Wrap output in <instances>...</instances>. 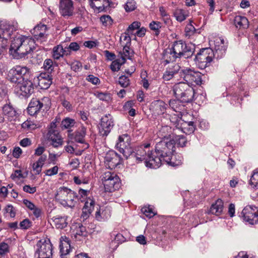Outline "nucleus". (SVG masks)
Returning a JSON list of instances; mask_svg holds the SVG:
<instances>
[{"label":"nucleus","mask_w":258,"mask_h":258,"mask_svg":"<svg viewBox=\"0 0 258 258\" xmlns=\"http://www.w3.org/2000/svg\"><path fill=\"white\" fill-rule=\"evenodd\" d=\"M195 46L191 44H186L182 40L174 41L170 48L167 49L164 57L166 63L173 62L177 58L183 57L188 58L194 54Z\"/></svg>","instance_id":"obj_1"},{"label":"nucleus","mask_w":258,"mask_h":258,"mask_svg":"<svg viewBox=\"0 0 258 258\" xmlns=\"http://www.w3.org/2000/svg\"><path fill=\"white\" fill-rule=\"evenodd\" d=\"M34 39L20 35L14 38L10 48V53L15 58L19 59L25 57L34 48Z\"/></svg>","instance_id":"obj_2"},{"label":"nucleus","mask_w":258,"mask_h":258,"mask_svg":"<svg viewBox=\"0 0 258 258\" xmlns=\"http://www.w3.org/2000/svg\"><path fill=\"white\" fill-rule=\"evenodd\" d=\"M174 141L163 140L158 142L155 147V153L154 157H159L161 163L165 162L172 166H176L180 164V161H174L175 156L173 152L175 151Z\"/></svg>","instance_id":"obj_3"},{"label":"nucleus","mask_w":258,"mask_h":258,"mask_svg":"<svg viewBox=\"0 0 258 258\" xmlns=\"http://www.w3.org/2000/svg\"><path fill=\"white\" fill-rule=\"evenodd\" d=\"M150 146V144L141 146L136 148L135 151L132 149V154L129 157L136 159L137 163L144 161L147 167L157 168L161 165V160L159 157L152 156V152L149 149Z\"/></svg>","instance_id":"obj_4"},{"label":"nucleus","mask_w":258,"mask_h":258,"mask_svg":"<svg viewBox=\"0 0 258 258\" xmlns=\"http://www.w3.org/2000/svg\"><path fill=\"white\" fill-rule=\"evenodd\" d=\"M55 198L64 207L73 208L76 205L79 198L75 191L66 187H60L55 195Z\"/></svg>","instance_id":"obj_5"},{"label":"nucleus","mask_w":258,"mask_h":258,"mask_svg":"<svg viewBox=\"0 0 258 258\" xmlns=\"http://www.w3.org/2000/svg\"><path fill=\"white\" fill-rule=\"evenodd\" d=\"M173 91L176 98L182 102L189 103L193 100L194 90L186 83L179 82L175 84Z\"/></svg>","instance_id":"obj_6"},{"label":"nucleus","mask_w":258,"mask_h":258,"mask_svg":"<svg viewBox=\"0 0 258 258\" xmlns=\"http://www.w3.org/2000/svg\"><path fill=\"white\" fill-rule=\"evenodd\" d=\"M29 73V69L27 67L16 66L9 71L8 80L11 83L17 84L27 79Z\"/></svg>","instance_id":"obj_7"},{"label":"nucleus","mask_w":258,"mask_h":258,"mask_svg":"<svg viewBox=\"0 0 258 258\" xmlns=\"http://www.w3.org/2000/svg\"><path fill=\"white\" fill-rule=\"evenodd\" d=\"M101 179L106 191L112 192L120 187V179L114 172H104L101 175Z\"/></svg>","instance_id":"obj_8"},{"label":"nucleus","mask_w":258,"mask_h":258,"mask_svg":"<svg viewBox=\"0 0 258 258\" xmlns=\"http://www.w3.org/2000/svg\"><path fill=\"white\" fill-rule=\"evenodd\" d=\"M52 245L49 240H40L36 244L35 256L38 258H52Z\"/></svg>","instance_id":"obj_9"},{"label":"nucleus","mask_w":258,"mask_h":258,"mask_svg":"<svg viewBox=\"0 0 258 258\" xmlns=\"http://www.w3.org/2000/svg\"><path fill=\"white\" fill-rule=\"evenodd\" d=\"M131 137L127 134H122L118 137L115 147L123 156L127 159L132 154Z\"/></svg>","instance_id":"obj_10"},{"label":"nucleus","mask_w":258,"mask_h":258,"mask_svg":"<svg viewBox=\"0 0 258 258\" xmlns=\"http://www.w3.org/2000/svg\"><path fill=\"white\" fill-rule=\"evenodd\" d=\"M214 52L212 49L209 48H203L197 53L195 60L198 64L200 68L205 69L209 66L212 61Z\"/></svg>","instance_id":"obj_11"},{"label":"nucleus","mask_w":258,"mask_h":258,"mask_svg":"<svg viewBox=\"0 0 258 258\" xmlns=\"http://www.w3.org/2000/svg\"><path fill=\"white\" fill-rule=\"evenodd\" d=\"M179 73L180 77L186 82V84L189 85H200L202 84V74L199 72L186 68L181 70Z\"/></svg>","instance_id":"obj_12"},{"label":"nucleus","mask_w":258,"mask_h":258,"mask_svg":"<svg viewBox=\"0 0 258 258\" xmlns=\"http://www.w3.org/2000/svg\"><path fill=\"white\" fill-rule=\"evenodd\" d=\"M240 216L243 221L250 224L253 225L258 223V210L255 207H245L242 211Z\"/></svg>","instance_id":"obj_13"},{"label":"nucleus","mask_w":258,"mask_h":258,"mask_svg":"<svg viewBox=\"0 0 258 258\" xmlns=\"http://www.w3.org/2000/svg\"><path fill=\"white\" fill-rule=\"evenodd\" d=\"M113 119L109 114L103 116L101 119L99 127V133L102 136H107L114 126Z\"/></svg>","instance_id":"obj_14"},{"label":"nucleus","mask_w":258,"mask_h":258,"mask_svg":"<svg viewBox=\"0 0 258 258\" xmlns=\"http://www.w3.org/2000/svg\"><path fill=\"white\" fill-rule=\"evenodd\" d=\"M59 13L62 17L68 18L74 14V7L72 0H60L59 4Z\"/></svg>","instance_id":"obj_15"},{"label":"nucleus","mask_w":258,"mask_h":258,"mask_svg":"<svg viewBox=\"0 0 258 258\" xmlns=\"http://www.w3.org/2000/svg\"><path fill=\"white\" fill-rule=\"evenodd\" d=\"M47 97H44L41 100L33 98L29 104L28 111L31 115H34L39 112L44 106H47L46 102H49Z\"/></svg>","instance_id":"obj_16"},{"label":"nucleus","mask_w":258,"mask_h":258,"mask_svg":"<svg viewBox=\"0 0 258 258\" xmlns=\"http://www.w3.org/2000/svg\"><path fill=\"white\" fill-rule=\"evenodd\" d=\"M121 161V158L120 156L114 151L107 153L105 157V166L109 169L114 168Z\"/></svg>","instance_id":"obj_17"},{"label":"nucleus","mask_w":258,"mask_h":258,"mask_svg":"<svg viewBox=\"0 0 258 258\" xmlns=\"http://www.w3.org/2000/svg\"><path fill=\"white\" fill-rule=\"evenodd\" d=\"M16 87L17 89H19L20 95L25 97L30 95L34 91L33 83L28 78L23 81L22 83L17 84Z\"/></svg>","instance_id":"obj_18"},{"label":"nucleus","mask_w":258,"mask_h":258,"mask_svg":"<svg viewBox=\"0 0 258 258\" xmlns=\"http://www.w3.org/2000/svg\"><path fill=\"white\" fill-rule=\"evenodd\" d=\"M16 26L14 24L5 21L0 22V35L4 36L7 40L16 30Z\"/></svg>","instance_id":"obj_19"},{"label":"nucleus","mask_w":258,"mask_h":258,"mask_svg":"<svg viewBox=\"0 0 258 258\" xmlns=\"http://www.w3.org/2000/svg\"><path fill=\"white\" fill-rule=\"evenodd\" d=\"M52 78L51 74L41 73L37 78L38 86L42 89H48L52 84Z\"/></svg>","instance_id":"obj_20"},{"label":"nucleus","mask_w":258,"mask_h":258,"mask_svg":"<svg viewBox=\"0 0 258 258\" xmlns=\"http://www.w3.org/2000/svg\"><path fill=\"white\" fill-rule=\"evenodd\" d=\"M110 216L111 211L109 207H96L95 217L97 220L104 221L109 219Z\"/></svg>","instance_id":"obj_21"},{"label":"nucleus","mask_w":258,"mask_h":258,"mask_svg":"<svg viewBox=\"0 0 258 258\" xmlns=\"http://www.w3.org/2000/svg\"><path fill=\"white\" fill-rule=\"evenodd\" d=\"M95 209V202L91 199H88L85 202L82 209L81 218L83 220L87 219Z\"/></svg>","instance_id":"obj_22"},{"label":"nucleus","mask_w":258,"mask_h":258,"mask_svg":"<svg viewBox=\"0 0 258 258\" xmlns=\"http://www.w3.org/2000/svg\"><path fill=\"white\" fill-rule=\"evenodd\" d=\"M167 105L162 100H155L152 102L150 105V110L156 115L163 114L166 109Z\"/></svg>","instance_id":"obj_23"},{"label":"nucleus","mask_w":258,"mask_h":258,"mask_svg":"<svg viewBox=\"0 0 258 258\" xmlns=\"http://www.w3.org/2000/svg\"><path fill=\"white\" fill-rule=\"evenodd\" d=\"M70 247L69 239L66 236H61L59 239V248L60 256L62 257L70 252Z\"/></svg>","instance_id":"obj_24"},{"label":"nucleus","mask_w":258,"mask_h":258,"mask_svg":"<svg viewBox=\"0 0 258 258\" xmlns=\"http://www.w3.org/2000/svg\"><path fill=\"white\" fill-rule=\"evenodd\" d=\"M86 134V128L84 126H81L73 134L69 135V137L72 138L71 136H74L73 138L76 142L83 144L85 142L84 138Z\"/></svg>","instance_id":"obj_25"},{"label":"nucleus","mask_w":258,"mask_h":258,"mask_svg":"<svg viewBox=\"0 0 258 258\" xmlns=\"http://www.w3.org/2000/svg\"><path fill=\"white\" fill-rule=\"evenodd\" d=\"M3 111L4 115L9 121L15 120L17 117V113L11 105H5L3 107Z\"/></svg>","instance_id":"obj_26"},{"label":"nucleus","mask_w":258,"mask_h":258,"mask_svg":"<svg viewBox=\"0 0 258 258\" xmlns=\"http://www.w3.org/2000/svg\"><path fill=\"white\" fill-rule=\"evenodd\" d=\"M223 210V202L222 200L218 199L211 205L209 213L219 216L222 213Z\"/></svg>","instance_id":"obj_27"},{"label":"nucleus","mask_w":258,"mask_h":258,"mask_svg":"<svg viewBox=\"0 0 258 258\" xmlns=\"http://www.w3.org/2000/svg\"><path fill=\"white\" fill-rule=\"evenodd\" d=\"M173 136L172 129L168 126H162L158 133V136L166 141L171 140Z\"/></svg>","instance_id":"obj_28"},{"label":"nucleus","mask_w":258,"mask_h":258,"mask_svg":"<svg viewBox=\"0 0 258 258\" xmlns=\"http://www.w3.org/2000/svg\"><path fill=\"white\" fill-rule=\"evenodd\" d=\"M215 50L216 53H220L221 55L225 52L227 48L226 43L225 41L221 38H217L214 41Z\"/></svg>","instance_id":"obj_29"},{"label":"nucleus","mask_w":258,"mask_h":258,"mask_svg":"<svg viewBox=\"0 0 258 258\" xmlns=\"http://www.w3.org/2000/svg\"><path fill=\"white\" fill-rule=\"evenodd\" d=\"M234 23L237 28H247L249 25V22L245 17L236 16L234 19Z\"/></svg>","instance_id":"obj_30"},{"label":"nucleus","mask_w":258,"mask_h":258,"mask_svg":"<svg viewBox=\"0 0 258 258\" xmlns=\"http://www.w3.org/2000/svg\"><path fill=\"white\" fill-rule=\"evenodd\" d=\"M109 5L108 0H92L90 3L91 6L97 9L99 12L103 11L105 7Z\"/></svg>","instance_id":"obj_31"},{"label":"nucleus","mask_w":258,"mask_h":258,"mask_svg":"<svg viewBox=\"0 0 258 258\" xmlns=\"http://www.w3.org/2000/svg\"><path fill=\"white\" fill-rule=\"evenodd\" d=\"M179 99L170 100L169 101L170 107L176 112H180L184 109V106L180 104Z\"/></svg>","instance_id":"obj_32"},{"label":"nucleus","mask_w":258,"mask_h":258,"mask_svg":"<svg viewBox=\"0 0 258 258\" xmlns=\"http://www.w3.org/2000/svg\"><path fill=\"white\" fill-rule=\"evenodd\" d=\"M179 66H177L176 68L174 70L169 69L168 70H166L163 74V79L165 81H169L172 79L174 75L178 73V71H179Z\"/></svg>","instance_id":"obj_33"},{"label":"nucleus","mask_w":258,"mask_h":258,"mask_svg":"<svg viewBox=\"0 0 258 258\" xmlns=\"http://www.w3.org/2000/svg\"><path fill=\"white\" fill-rule=\"evenodd\" d=\"M174 16L177 21L181 22L186 19L188 15L187 12L184 10L176 9L174 13Z\"/></svg>","instance_id":"obj_34"},{"label":"nucleus","mask_w":258,"mask_h":258,"mask_svg":"<svg viewBox=\"0 0 258 258\" xmlns=\"http://www.w3.org/2000/svg\"><path fill=\"white\" fill-rule=\"evenodd\" d=\"M53 222L56 228L58 229H63L65 228L68 224L67 218L65 217L55 218L53 220Z\"/></svg>","instance_id":"obj_35"},{"label":"nucleus","mask_w":258,"mask_h":258,"mask_svg":"<svg viewBox=\"0 0 258 258\" xmlns=\"http://www.w3.org/2000/svg\"><path fill=\"white\" fill-rule=\"evenodd\" d=\"M170 141H174V146L177 144L180 147H184L187 143V141L183 136H173Z\"/></svg>","instance_id":"obj_36"},{"label":"nucleus","mask_w":258,"mask_h":258,"mask_svg":"<svg viewBox=\"0 0 258 258\" xmlns=\"http://www.w3.org/2000/svg\"><path fill=\"white\" fill-rule=\"evenodd\" d=\"M53 58L55 59H58L65 54L66 50L62 46L58 45L53 48Z\"/></svg>","instance_id":"obj_37"},{"label":"nucleus","mask_w":258,"mask_h":258,"mask_svg":"<svg viewBox=\"0 0 258 258\" xmlns=\"http://www.w3.org/2000/svg\"><path fill=\"white\" fill-rule=\"evenodd\" d=\"M125 62V59H122V60L120 58L115 59L112 62L110 68L113 72H117L119 70L121 66Z\"/></svg>","instance_id":"obj_38"},{"label":"nucleus","mask_w":258,"mask_h":258,"mask_svg":"<svg viewBox=\"0 0 258 258\" xmlns=\"http://www.w3.org/2000/svg\"><path fill=\"white\" fill-rule=\"evenodd\" d=\"M119 54L120 57V58L122 60V59L126 60V58L131 59L133 55L132 52L130 51V47L127 44H126V45L124 46L122 52H119Z\"/></svg>","instance_id":"obj_39"},{"label":"nucleus","mask_w":258,"mask_h":258,"mask_svg":"<svg viewBox=\"0 0 258 258\" xmlns=\"http://www.w3.org/2000/svg\"><path fill=\"white\" fill-rule=\"evenodd\" d=\"M76 121L74 119L67 117L63 119L61 123V127L62 129L70 128L74 126Z\"/></svg>","instance_id":"obj_40"},{"label":"nucleus","mask_w":258,"mask_h":258,"mask_svg":"<svg viewBox=\"0 0 258 258\" xmlns=\"http://www.w3.org/2000/svg\"><path fill=\"white\" fill-rule=\"evenodd\" d=\"M43 68L47 72L46 73L50 74L54 69L52 60L51 59H46L45 60L43 63Z\"/></svg>","instance_id":"obj_41"},{"label":"nucleus","mask_w":258,"mask_h":258,"mask_svg":"<svg viewBox=\"0 0 258 258\" xmlns=\"http://www.w3.org/2000/svg\"><path fill=\"white\" fill-rule=\"evenodd\" d=\"M126 12H131L137 8L136 3L134 0L128 1L124 6Z\"/></svg>","instance_id":"obj_42"},{"label":"nucleus","mask_w":258,"mask_h":258,"mask_svg":"<svg viewBox=\"0 0 258 258\" xmlns=\"http://www.w3.org/2000/svg\"><path fill=\"white\" fill-rule=\"evenodd\" d=\"M47 35L46 30H41L40 33H34V38L37 41L43 42L46 41Z\"/></svg>","instance_id":"obj_43"},{"label":"nucleus","mask_w":258,"mask_h":258,"mask_svg":"<svg viewBox=\"0 0 258 258\" xmlns=\"http://www.w3.org/2000/svg\"><path fill=\"white\" fill-rule=\"evenodd\" d=\"M100 21L103 25L106 27L110 26L112 24V19L109 15H104L100 17Z\"/></svg>","instance_id":"obj_44"},{"label":"nucleus","mask_w":258,"mask_h":258,"mask_svg":"<svg viewBox=\"0 0 258 258\" xmlns=\"http://www.w3.org/2000/svg\"><path fill=\"white\" fill-rule=\"evenodd\" d=\"M61 104L68 111H71L73 110V106L71 103L66 99L63 96L60 97Z\"/></svg>","instance_id":"obj_45"},{"label":"nucleus","mask_w":258,"mask_h":258,"mask_svg":"<svg viewBox=\"0 0 258 258\" xmlns=\"http://www.w3.org/2000/svg\"><path fill=\"white\" fill-rule=\"evenodd\" d=\"M161 27V23L159 22L152 21L150 24V29L155 31V35L157 36L160 33L159 29Z\"/></svg>","instance_id":"obj_46"},{"label":"nucleus","mask_w":258,"mask_h":258,"mask_svg":"<svg viewBox=\"0 0 258 258\" xmlns=\"http://www.w3.org/2000/svg\"><path fill=\"white\" fill-rule=\"evenodd\" d=\"M140 23L135 21L130 25L127 29L126 30L127 33L128 35L133 34L134 31L138 29L140 27Z\"/></svg>","instance_id":"obj_47"},{"label":"nucleus","mask_w":258,"mask_h":258,"mask_svg":"<svg viewBox=\"0 0 258 258\" xmlns=\"http://www.w3.org/2000/svg\"><path fill=\"white\" fill-rule=\"evenodd\" d=\"M48 140L51 142V145L54 148H57L59 146H61L63 144V141L61 137L58 138V139L56 138H53L52 139H48Z\"/></svg>","instance_id":"obj_48"},{"label":"nucleus","mask_w":258,"mask_h":258,"mask_svg":"<svg viewBox=\"0 0 258 258\" xmlns=\"http://www.w3.org/2000/svg\"><path fill=\"white\" fill-rule=\"evenodd\" d=\"M118 83L123 88L127 87L130 85V80L128 77L123 75L119 78Z\"/></svg>","instance_id":"obj_49"},{"label":"nucleus","mask_w":258,"mask_h":258,"mask_svg":"<svg viewBox=\"0 0 258 258\" xmlns=\"http://www.w3.org/2000/svg\"><path fill=\"white\" fill-rule=\"evenodd\" d=\"M250 184L253 187L258 188V171L254 172L250 179Z\"/></svg>","instance_id":"obj_50"},{"label":"nucleus","mask_w":258,"mask_h":258,"mask_svg":"<svg viewBox=\"0 0 258 258\" xmlns=\"http://www.w3.org/2000/svg\"><path fill=\"white\" fill-rule=\"evenodd\" d=\"M96 95L98 98L102 101L108 102L111 99L110 95L107 93L97 92Z\"/></svg>","instance_id":"obj_51"},{"label":"nucleus","mask_w":258,"mask_h":258,"mask_svg":"<svg viewBox=\"0 0 258 258\" xmlns=\"http://www.w3.org/2000/svg\"><path fill=\"white\" fill-rule=\"evenodd\" d=\"M187 125L188 126L186 127L184 126L183 128V132L185 133L186 134H190L192 133L195 129V126L194 125V122L189 121L187 123H185V125Z\"/></svg>","instance_id":"obj_52"},{"label":"nucleus","mask_w":258,"mask_h":258,"mask_svg":"<svg viewBox=\"0 0 258 258\" xmlns=\"http://www.w3.org/2000/svg\"><path fill=\"white\" fill-rule=\"evenodd\" d=\"M9 252V246L4 242L0 243V255L3 256Z\"/></svg>","instance_id":"obj_53"},{"label":"nucleus","mask_w":258,"mask_h":258,"mask_svg":"<svg viewBox=\"0 0 258 258\" xmlns=\"http://www.w3.org/2000/svg\"><path fill=\"white\" fill-rule=\"evenodd\" d=\"M60 135L58 132V131L56 129H49L48 132L47 134V139H52L56 138L58 139V138L60 137Z\"/></svg>","instance_id":"obj_54"},{"label":"nucleus","mask_w":258,"mask_h":258,"mask_svg":"<svg viewBox=\"0 0 258 258\" xmlns=\"http://www.w3.org/2000/svg\"><path fill=\"white\" fill-rule=\"evenodd\" d=\"M142 213L147 217L151 218L155 215L152 208L149 207H144L142 208Z\"/></svg>","instance_id":"obj_55"},{"label":"nucleus","mask_w":258,"mask_h":258,"mask_svg":"<svg viewBox=\"0 0 258 258\" xmlns=\"http://www.w3.org/2000/svg\"><path fill=\"white\" fill-rule=\"evenodd\" d=\"M8 44V42L7 38H5L4 36L0 35V55L7 47Z\"/></svg>","instance_id":"obj_56"},{"label":"nucleus","mask_w":258,"mask_h":258,"mask_svg":"<svg viewBox=\"0 0 258 258\" xmlns=\"http://www.w3.org/2000/svg\"><path fill=\"white\" fill-rule=\"evenodd\" d=\"M196 31V29L191 24H188L185 28V33L186 36L190 37Z\"/></svg>","instance_id":"obj_57"},{"label":"nucleus","mask_w":258,"mask_h":258,"mask_svg":"<svg viewBox=\"0 0 258 258\" xmlns=\"http://www.w3.org/2000/svg\"><path fill=\"white\" fill-rule=\"evenodd\" d=\"M86 80L93 85H97L100 83L99 79L93 75H89L86 78Z\"/></svg>","instance_id":"obj_58"},{"label":"nucleus","mask_w":258,"mask_h":258,"mask_svg":"<svg viewBox=\"0 0 258 258\" xmlns=\"http://www.w3.org/2000/svg\"><path fill=\"white\" fill-rule=\"evenodd\" d=\"M5 211L6 213L10 214V216L12 218H14L16 215L15 209L12 205H8L6 207Z\"/></svg>","instance_id":"obj_59"},{"label":"nucleus","mask_w":258,"mask_h":258,"mask_svg":"<svg viewBox=\"0 0 258 258\" xmlns=\"http://www.w3.org/2000/svg\"><path fill=\"white\" fill-rule=\"evenodd\" d=\"M43 165L37 162V161L33 164L32 168L35 171V174H39L42 170Z\"/></svg>","instance_id":"obj_60"},{"label":"nucleus","mask_w":258,"mask_h":258,"mask_svg":"<svg viewBox=\"0 0 258 258\" xmlns=\"http://www.w3.org/2000/svg\"><path fill=\"white\" fill-rule=\"evenodd\" d=\"M46 30V26L45 25H38L37 26H35L33 30L31 31V33L34 36V33H40V31L41 30Z\"/></svg>","instance_id":"obj_61"},{"label":"nucleus","mask_w":258,"mask_h":258,"mask_svg":"<svg viewBox=\"0 0 258 258\" xmlns=\"http://www.w3.org/2000/svg\"><path fill=\"white\" fill-rule=\"evenodd\" d=\"M58 167L57 166H55L52 168L46 170L45 171L46 175L47 176H52L53 175H55L58 172Z\"/></svg>","instance_id":"obj_62"},{"label":"nucleus","mask_w":258,"mask_h":258,"mask_svg":"<svg viewBox=\"0 0 258 258\" xmlns=\"http://www.w3.org/2000/svg\"><path fill=\"white\" fill-rule=\"evenodd\" d=\"M22 127L25 129L33 130L35 128L34 124L31 121L27 120L22 124Z\"/></svg>","instance_id":"obj_63"},{"label":"nucleus","mask_w":258,"mask_h":258,"mask_svg":"<svg viewBox=\"0 0 258 258\" xmlns=\"http://www.w3.org/2000/svg\"><path fill=\"white\" fill-rule=\"evenodd\" d=\"M104 53L107 60L110 61L115 60L116 55L114 53L106 50L104 51Z\"/></svg>","instance_id":"obj_64"}]
</instances>
